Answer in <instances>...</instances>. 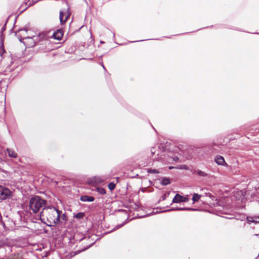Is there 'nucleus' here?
Wrapping results in <instances>:
<instances>
[{
	"mask_svg": "<svg viewBox=\"0 0 259 259\" xmlns=\"http://www.w3.org/2000/svg\"><path fill=\"white\" fill-rule=\"evenodd\" d=\"M27 30L26 29H20L18 32H22L23 33H21L20 34H19L17 35V37L18 38L20 42H22L23 39H27L29 41V44L28 45L29 47H33L35 46V41L33 39L34 37H29V36H25V33L27 32Z\"/></svg>",
	"mask_w": 259,
	"mask_h": 259,
	"instance_id": "nucleus-3",
	"label": "nucleus"
},
{
	"mask_svg": "<svg viewBox=\"0 0 259 259\" xmlns=\"http://www.w3.org/2000/svg\"><path fill=\"white\" fill-rule=\"evenodd\" d=\"M97 191L100 194L104 195L106 194V190L103 188L97 187Z\"/></svg>",
	"mask_w": 259,
	"mask_h": 259,
	"instance_id": "nucleus-17",
	"label": "nucleus"
},
{
	"mask_svg": "<svg viewBox=\"0 0 259 259\" xmlns=\"http://www.w3.org/2000/svg\"><path fill=\"white\" fill-rule=\"evenodd\" d=\"M70 14L67 13L65 14L63 12H60L59 19L61 24H63L66 21L67 19L69 17Z\"/></svg>",
	"mask_w": 259,
	"mask_h": 259,
	"instance_id": "nucleus-8",
	"label": "nucleus"
},
{
	"mask_svg": "<svg viewBox=\"0 0 259 259\" xmlns=\"http://www.w3.org/2000/svg\"><path fill=\"white\" fill-rule=\"evenodd\" d=\"M108 187L110 190H113L115 188V184L114 183H110L108 184Z\"/></svg>",
	"mask_w": 259,
	"mask_h": 259,
	"instance_id": "nucleus-20",
	"label": "nucleus"
},
{
	"mask_svg": "<svg viewBox=\"0 0 259 259\" xmlns=\"http://www.w3.org/2000/svg\"><path fill=\"white\" fill-rule=\"evenodd\" d=\"M214 160L215 162L219 165H223L224 163H226L224 157L220 155L217 156Z\"/></svg>",
	"mask_w": 259,
	"mask_h": 259,
	"instance_id": "nucleus-12",
	"label": "nucleus"
},
{
	"mask_svg": "<svg viewBox=\"0 0 259 259\" xmlns=\"http://www.w3.org/2000/svg\"><path fill=\"white\" fill-rule=\"evenodd\" d=\"M1 259H4V258H1Z\"/></svg>",
	"mask_w": 259,
	"mask_h": 259,
	"instance_id": "nucleus-31",
	"label": "nucleus"
},
{
	"mask_svg": "<svg viewBox=\"0 0 259 259\" xmlns=\"http://www.w3.org/2000/svg\"><path fill=\"white\" fill-rule=\"evenodd\" d=\"M102 66H103V68L105 69L104 66L103 65H102Z\"/></svg>",
	"mask_w": 259,
	"mask_h": 259,
	"instance_id": "nucleus-29",
	"label": "nucleus"
},
{
	"mask_svg": "<svg viewBox=\"0 0 259 259\" xmlns=\"http://www.w3.org/2000/svg\"><path fill=\"white\" fill-rule=\"evenodd\" d=\"M63 35V31L61 30H58L54 32L53 34L54 38L57 40L61 39Z\"/></svg>",
	"mask_w": 259,
	"mask_h": 259,
	"instance_id": "nucleus-10",
	"label": "nucleus"
},
{
	"mask_svg": "<svg viewBox=\"0 0 259 259\" xmlns=\"http://www.w3.org/2000/svg\"><path fill=\"white\" fill-rule=\"evenodd\" d=\"M61 213L62 211L55 207H46L43 208L40 213L39 218L41 221L48 226H55L60 222V217Z\"/></svg>",
	"mask_w": 259,
	"mask_h": 259,
	"instance_id": "nucleus-1",
	"label": "nucleus"
},
{
	"mask_svg": "<svg viewBox=\"0 0 259 259\" xmlns=\"http://www.w3.org/2000/svg\"><path fill=\"white\" fill-rule=\"evenodd\" d=\"M179 160V158L178 157H175L174 158V160L176 161H177L178 160Z\"/></svg>",
	"mask_w": 259,
	"mask_h": 259,
	"instance_id": "nucleus-26",
	"label": "nucleus"
},
{
	"mask_svg": "<svg viewBox=\"0 0 259 259\" xmlns=\"http://www.w3.org/2000/svg\"><path fill=\"white\" fill-rule=\"evenodd\" d=\"M192 173L193 175H196L200 177H207L209 176L207 173L199 169H194L192 171Z\"/></svg>",
	"mask_w": 259,
	"mask_h": 259,
	"instance_id": "nucleus-9",
	"label": "nucleus"
},
{
	"mask_svg": "<svg viewBox=\"0 0 259 259\" xmlns=\"http://www.w3.org/2000/svg\"><path fill=\"white\" fill-rule=\"evenodd\" d=\"M91 246V245H90V246H89L87 247L86 248H85L83 249H82V250H85V249H87L89 248Z\"/></svg>",
	"mask_w": 259,
	"mask_h": 259,
	"instance_id": "nucleus-27",
	"label": "nucleus"
},
{
	"mask_svg": "<svg viewBox=\"0 0 259 259\" xmlns=\"http://www.w3.org/2000/svg\"><path fill=\"white\" fill-rule=\"evenodd\" d=\"M181 168L187 170L188 169V167L186 165H183L181 167Z\"/></svg>",
	"mask_w": 259,
	"mask_h": 259,
	"instance_id": "nucleus-23",
	"label": "nucleus"
},
{
	"mask_svg": "<svg viewBox=\"0 0 259 259\" xmlns=\"http://www.w3.org/2000/svg\"><path fill=\"white\" fill-rule=\"evenodd\" d=\"M70 14L67 13L65 14L63 12H60L59 19L61 24H63L66 21L67 19L69 17Z\"/></svg>",
	"mask_w": 259,
	"mask_h": 259,
	"instance_id": "nucleus-7",
	"label": "nucleus"
},
{
	"mask_svg": "<svg viewBox=\"0 0 259 259\" xmlns=\"http://www.w3.org/2000/svg\"><path fill=\"white\" fill-rule=\"evenodd\" d=\"M251 186V184L249 183L248 185L247 190L244 191V199L252 201L254 197L255 196V192L257 191L255 187L252 189H249V187Z\"/></svg>",
	"mask_w": 259,
	"mask_h": 259,
	"instance_id": "nucleus-4",
	"label": "nucleus"
},
{
	"mask_svg": "<svg viewBox=\"0 0 259 259\" xmlns=\"http://www.w3.org/2000/svg\"><path fill=\"white\" fill-rule=\"evenodd\" d=\"M170 183V179L167 178H164L161 181V184L163 186H166L169 184Z\"/></svg>",
	"mask_w": 259,
	"mask_h": 259,
	"instance_id": "nucleus-14",
	"label": "nucleus"
},
{
	"mask_svg": "<svg viewBox=\"0 0 259 259\" xmlns=\"http://www.w3.org/2000/svg\"><path fill=\"white\" fill-rule=\"evenodd\" d=\"M11 194V192L9 189L0 185V199H7L10 197Z\"/></svg>",
	"mask_w": 259,
	"mask_h": 259,
	"instance_id": "nucleus-5",
	"label": "nucleus"
},
{
	"mask_svg": "<svg viewBox=\"0 0 259 259\" xmlns=\"http://www.w3.org/2000/svg\"><path fill=\"white\" fill-rule=\"evenodd\" d=\"M60 219H61L62 220H66V217L65 216V214H63L62 215H61V214H60Z\"/></svg>",
	"mask_w": 259,
	"mask_h": 259,
	"instance_id": "nucleus-22",
	"label": "nucleus"
},
{
	"mask_svg": "<svg viewBox=\"0 0 259 259\" xmlns=\"http://www.w3.org/2000/svg\"><path fill=\"white\" fill-rule=\"evenodd\" d=\"M242 218H243V217L241 215V216H240L239 219H236V220H240L241 221H242Z\"/></svg>",
	"mask_w": 259,
	"mask_h": 259,
	"instance_id": "nucleus-25",
	"label": "nucleus"
},
{
	"mask_svg": "<svg viewBox=\"0 0 259 259\" xmlns=\"http://www.w3.org/2000/svg\"><path fill=\"white\" fill-rule=\"evenodd\" d=\"M147 172L149 174H159V171L157 169L148 168L147 169Z\"/></svg>",
	"mask_w": 259,
	"mask_h": 259,
	"instance_id": "nucleus-19",
	"label": "nucleus"
},
{
	"mask_svg": "<svg viewBox=\"0 0 259 259\" xmlns=\"http://www.w3.org/2000/svg\"><path fill=\"white\" fill-rule=\"evenodd\" d=\"M201 195L197 193H194L193 195L192 200L194 202H197L200 199Z\"/></svg>",
	"mask_w": 259,
	"mask_h": 259,
	"instance_id": "nucleus-16",
	"label": "nucleus"
},
{
	"mask_svg": "<svg viewBox=\"0 0 259 259\" xmlns=\"http://www.w3.org/2000/svg\"><path fill=\"white\" fill-rule=\"evenodd\" d=\"M85 214L83 212H79L74 215V218L77 219H82L84 217Z\"/></svg>",
	"mask_w": 259,
	"mask_h": 259,
	"instance_id": "nucleus-18",
	"label": "nucleus"
},
{
	"mask_svg": "<svg viewBox=\"0 0 259 259\" xmlns=\"http://www.w3.org/2000/svg\"><path fill=\"white\" fill-rule=\"evenodd\" d=\"M247 220L248 222L257 223V222L254 220L253 218L247 217Z\"/></svg>",
	"mask_w": 259,
	"mask_h": 259,
	"instance_id": "nucleus-21",
	"label": "nucleus"
},
{
	"mask_svg": "<svg viewBox=\"0 0 259 259\" xmlns=\"http://www.w3.org/2000/svg\"><path fill=\"white\" fill-rule=\"evenodd\" d=\"M154 148H152L151 149V153H152V154H154V153H155V151H154Z\"/></svg>",
	"mask_w": 259,
	"mask_h": 259,
	"instance_id": "nucleus-24",
	"label": "nucleus"
},
{
	"mask_svg": "<svg viewBox=\"0 0 259 259\" xmlns=\"http://www.w3.org/2000/svg\"><path fill=\"white\" fill-rule=\"evenodd\" d=\"M188 201V198L184 197L178 194H176L175 197L172 199L173 203H180L187 202Z\"/></svg>",
	"mask_w": 259,
	"mask_h": 259,
	"instance_id": "nucleus-6",
	"label": "nucleus"
},
{
	"mask_svg": "<svg viewBox=\"0 0 259 259\" xmlns=\"http://www.w3.org/2000/svg\"><path fill=\"white\" fill-rule=\"evenodd\" d=\"M80 200L83 202H93L95 200V198L93 196L85 195L81 196Z\"/></svg>",
	"mask_w": 259,
	"mask_h": 259,
	"instance_id": "nucleus-11",
	"label": "nucleus"
},
{
	"mask_svg": "<svg viewBox=\"0 0 259 259\" xmlns=\"http://www.w3.org/2000/svg\"><path fill=\"white\" fill-rule=\"evenodd\" d=\"M46 201L42 199L38 196L31 198L29 202V210H31L34 213H36L39 211L40 208L44 206Z\"/></svg>",
	"mask_w": 259,
	"mask_h": 259,
	"instance_id": "nucleus-2",
	"label": "nucleus"
},
{
	"mask_svg": "<svg viewBox=\"0 0 259 259\" xmlns=\"http://www.w3.org/2000/svg\"><path fill=\"white\" fill-rule=\"evenodd\" d=\"M7 151L8 152V156L10 157H11V158H16L17 157V153H16L14 151V150H13V149H10V148H7Z\"/></svg>",
	"mask_w": 259,
	"mask_h": 259,
	"instance_id": "nucleus-13",
	"label": "nucleus"
},
{
	"mask_svg": "<svg viewBox=\"0 0 259 259\" xmlns=\"http://www.w3.org/2000/svg\"><path fill=\"white\" fill-rule=\"evenodd\" d=\"M4 29H5L4 27H3L2 30H3Z\"/></svg>",
	"mask_w": 259,
	"mask_h": 259,
	"instance_id": "nucleus-30",
	"label": "nucleus"
},
{
	"mask_svg": "<svg viewBox=\"0 0 259 259\" xmlns=\"http://www.w3.org/2000/svg\"><path fill=\"white\" fill-rule=\"evenodd\" d=\"M172 168V167L170 166L169 167V169H171Z\"/></svg>",
	"mask_w": 259,
	"mask_h": 259,
	"instance_id": "nucleus-28",
	"label": "nucleus"
},
{
	"mask_svg": "<svg viewBox=\"0 0 259 259\" xmlns=\"http://www.w3.org/2000/svg\"><path fill=\"white\" fill-rule=\"evenodd\" d=\"M171 210H195L196 209L189 208V207H181V208H172Z\"/></svg>",
	"mask_w": 259,
	"mask_h": 259,
	"instance_id": "nucleus-15",
	"label": "nucleus"
}]
</instances>
